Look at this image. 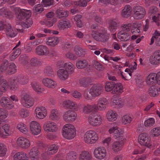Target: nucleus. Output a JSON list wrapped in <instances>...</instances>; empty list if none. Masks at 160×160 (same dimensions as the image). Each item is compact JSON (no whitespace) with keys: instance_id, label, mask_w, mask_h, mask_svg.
I'll return each instance as SVG.
<instances>
[{"instance_id":"f257e3e1","label":"nucleus","mask_w":160,"mask_h":160,"mask_svg":"<svg viewBox=\"0 0 160 160\" xmlns=\"http://www.w3.org/2000/svg\"><path fill=\"white\" fill-rule=\"evenodd\" d=\"M62 135L65 138L68 140L74 138L76 134V130L72 125L66 124L62 128Z\"/></svg>"},{"instance_id":"f03ea898","label":"nucleus","mask_w":160,"mask_h":160,"mask_svg":"<svg viewBox=\"0 0 160 160\" xmlns=\"http://www.w3.org/2000/svg\"><path fill=\"white\" fill-rule=\"evenodd\" d=\"M98 138L97 134L93 131H88L84 135V141L88 143H93L96 142Z\"/></svg>"},{"instance_id":"7ed1b4c3","label":"nucleus","mask_w":160,"mask_h":160,"mask_svg":"<svg viewBox=\"0 0 160 160\" xmlns=\"http://www.w3.org/2000/svg\"><path fill=\"white\" fill-rule=\"evenodd\" d=\"M134 17L137 19L143 18L146 13L145 8L139 6H135L133 8Z\"/></svg>"},{"instance_id":"20e7f679","label":"nucleus","mask_w":160,"mask_h":160,"mask_svg":"<svg viewBox=\"0 0 160 160\" xmlns=\"http://www.w3.org/2000/svg\"><path fill=\"white\" fill-rule=\"evenodd\" d=\"M101 117L94 113L90 114L88 117V122L90 125L93 126L99 125L101 123Z\"/></svg>"},{"instance_id":"39448f33","label":"nucleus","mask_w":160,"mask_h":160,"mask_svg":"<svg viewBox=\"0 0 160 160\" xmlns=\"http://www.w3.org/2000/svg\"><path fill=\"white\" fill-rule=\"evenodd\" d=\"M138 141L142 145L149 148L151 146L150 140L147 134L145 133L140 134L138 138Z\"/></svg>"},{"instance_id":"423d86ee","label":"nucleus","mask_w":160,"mask_h":160,"mask_svg":"<svg viewBox=\"0 0 160 160\" xmlns=\"http://www.w3.org/2000/svg\"><path fill=\"white\" fill-rule=\"evenodd\" d=\"M21 100L23 105L27 108H30L34 104L33 99L27 93H25L22 96Z\"/></svg>"},{"instance_id":"0eeeda50","label":"nucleus","mask_w":160,"mask_h":160,"mask_svg":"<svg viewBox=\"0 0 160 160\" xmlns=\"http://www.w3.org/2000/svg\"><path fill=\"white\" fill-rule=\"evenodd\" d=\"M0 105L2 107L6 109L12 108L14 105L9 98L6 97H2L0 100Z\"/></svg>"},{"instance_id":"6e6552de","label":"nucleus","mask_w":160,"mask_h":160,"mask_svg":"<svg viewBox=\"0 0 160 160\" xmlns=\"http://www.w3.org/2000/svg\"><path fill=\"white\" fill-rule=\"evenodd\" d=\"M31 15V13L30 11L25 9L19 8L16 12L17 18L19 20H22L26 18H29Z\"/></svg>"},{"instance_id":"1a4fd4ad","label":"nucleus","mask_w":160,"mask_h":160,"mask_svg":"<svg viewBox=\"0 0 160 160\" xmlns=\"http://www.w3.org/2000/svg\"><path fill=\"white\" fill-rule=\"evenodd\" d=\"M76 113L72 111L68 110L64 113L63 117L64 120L66 122H72L75 121L76 118Z\"/></svg>"},{"instance_id":"9d476101","label":"nucleus","mask_w":160,"mask_h":160,"mask_svg":"<svg viewBox=\"0 0 160 160\" xmlns=\"http://www.w3.org/2000/svg\"><path fill=\"white\" fill-rule=\"evenodd\" d=\"M94 155L96 158L100 160L103 159L106 156V150L102 147H99L95 149L94 152Z\"/></svg>"},{"instance_id":"9b49d317","label":"nucleus","mask_w":160,"mask_h":160,"mask_svg":"<svg viewBox=\"0 0 160 160\" xmlns=\"http://www.w3.org/2000/svg\"><path fill=\"white\" fill-rule=\"evenodd\" d=\"M103 91V87L99 85L94 84L90 89V91L94 97L99 96L102 93Z\"/></svg>"},{"instance_id":"f8f14e48","label":"nucleus","mask_w":160,"mask_h":160,"mask_svg":"<svg viewBox=\"0 0 160 160\" xmlns=\"http://www.w3.org/2000/svg\"><path fill=\"white\" fill-rule=\"evenodd\" d=\"M30 128L32 133L33 135H38L41 132L40 125L36 121H32L30 124Z\"/></svg>"},{"instance_id":"ddd939ff","label":"nucleus","mask_w":160,"mask_h":160,"mask_svg":"<svg viewBox=\"0 0 160 160\" xmlns=\"http://www.w3.org/2000/svg\"><path fill=\"white\" fill-rule=\"evenodd\" d=\"M149 61L152 65H157L160 63V50L155 51L150 58Z\"/></svg>"},{"instance_id":"4468645a","label":"nucleus","mask_w":160,"mask_h":160,"mask_svg":"<svg viewBox=\"0 0 160 160\" xmlns=\"http://www.w3.org/2000/svg\"><path fill=\"white\" fill-rule=\"evenodd\" d=\"M4 28L6 30L5 32L6 35L10 38L15 37L17 34L15 29L12 28L9 24H6Z\"/></svg>"},{"instance_id":"2eb2a0df","label":"nucleus","mask_w":160,"mask_h":160,"mask_svg":"<svg viewBox=\"0 0 160 160\" xmlns=\"http://www.w3.org/2000/svg\"><path fill=\"white\" fill-rule=\"evenodd\" d=\"M17 143L19 147L23 148H27L30 145L29 141L23 137L19 138L17 140Z\"/></svg>"},{"instance_id":"dca6fc26","label":"nucleus","mask_w":160,"mask_h":160,"mask_svg":"<svg viewBox=\"0 0 160 160\" xmlns=\"http://www.w3.org/2000/svg\"><path fill=\"white\" fill-rule=\"evenodd\" d=\"M43 128L47 132H55L57 130L56 124L52 122H48L44 124Z\"/></svg>"},{"instance_id":"f3484780","label":"nucleus","mask_w":160,"mask_h":160,"mask_svg":"<svg viewBox=\"0 0 160 160\" xmlns=\"http://www.w3.org/2000/svg\"><path fill=\"white\" fill-rule=\"evenodd\" d=\"M54 14L53 12H50L48 13L46 15L47 20L46 22V25L47 26L50 27L52 26L55 22V21L54 20L53 17Z\"/></svg>"},{"instance_id":"a211bd4d","label":"nucleus","mask_w":160,"mask_h":160,"mask_svg":"<svg viewBox=\"0 0 160 160\" xmlns=\"http://www.w3.org/2000/svg\"><path fill=\"white\" fill-rule=\"evenodd\" d=\"M156 77L155 74L154 73L149 74L146 79L147 84L151 87L155 85L157 83Z\"/></svg>"},{"instance_id":"6ab92c4d","label":"nucleus","mask_w":160,"mask_h":160,"mask_svg":"<svg viewBox=\"0 0 160 160\" xmlns=\"http://www.w3.org/2000/svg\"><path fill=\"white\" fill-rule=\"evenodd\" d=\"M36 53L39 56H46L48 52V48L45 46L40 45L36 48Z\"/></svg>"},{"instance_id":"aec40b11","label":"nucleus","mask_w":160,"mask_h":160,"mask_svg":"<svg viewBox=\"0 0 160 160\" xmlns=\"http://www.w3.org/2000/svg\"><path fill=\"white\" fill-rule=\"evenodd\" d=\"M60 41L59 38L56 37H51L47 38L46 42L47 45L54 47L59 43Z\"/></svg>"},{"instance_id":"412c9836","label":"nucleus","mask_w":160,"mask_h":160,"mask_svg":"<svg viewBox=\"0 0 160 160\" xmlns=\"http://www.w3.org/2000/svg\"><path fill=\"white\" fill-rule=\"evenodd\" d=\"M63 107L66 109H73L76 110L77 109V105L72 101L67 100L63 102Z\"/></svg>"},{"instance_id":"4be33fe9","label":"nucleus","mask_w":160,"mask_h":160,"mask_svg":"<svg viewBox=\"0 0 160 160\" xmlns=\"http://www.w3.org/2000/svg\"><path fill=\"white\" fill-rule=\"evenodd\" d=\"M39 151L37 148L33 147L32 148L29 152V155L31 160H38L39 159L38 157Z\"/></svg>"},{"instance_id":"5701e85b","label":"nucleus","mask_w":160,"mask_h":160,"mask_svg":"<svg viewBox=\"0 0 160 160\" xmlns=\"http://www.w3.org/2000/svg\"><path fill=\"white\" fill-rule=\"evenodd\" d=\"M14 160H28V158L27 154L23 152H18L13 156Z\"/></svg>"},{"instance_id":"b1692460","label":"nucleus","mask_w":160,"mask_h":160,"mask_svg":"<svg viewBox=\"0 0 160 160\" xmlns=\"http://www.w3.org/2000/svg\"><path fill=\"white\" fill-rule=\"evenodd\" d=\"M122 32L120 31L118 33V38L122 41L125 42L129 40L130 38V33L123 32Z\"/></svg>"},{"instance_id":"393cba45","label":"nucleus","mask_w":160,"mask_h":160,"mask_svg":"<svg viewBox=\"0 0 160 160\" xmlns=\"http://www.w3.org/2000/svg\"><path fill=\"white\" fill-rule=\"evenodd\" d=\"M42 81L45 86L49 88H54L57 85V83L55 81L48 78H43Z\"/></svg>"},{"instance_id":"a878e982","label":"nucleus","mask_w":160,"mask_h":160,"mask_svg":"<svg viewBox=\"0 0 160 160\" xmlns=\"http://www.w3.org/2000/svg\"><path fill=\"white\" fill-rule=\"evenodd\" d=\"M108 102L106 98H102L98 102L97 107V109L100 110H103L106 108Z\"/></svg>"},{"instance_id":"bb28decb","label":"nucleus","mask_w":160,"mask_h":160,"mask_svg":"<svg viewBox=\"0 0 160 160\" xmlns=\"http://www.w3.org/2000/svg\"><path fill=\"white\" fill-rule=\"evenodd\" d=\"M97 110V106L96 104H87L84 106L83 110L85 113H88L91 112H96Z\"/></svg>"},{"instance_id":"cd10ccee","label":"nucleus","mask_w":160,"mask_h":160,"mask_svg":"<svg viewBox=\"0 0 160 160\" xmlns=\"http://www.w3.org/2000/svg\"><path fill=\"white\" fill-rule=\"evenodd\" d=\"M131 31L133 34H136L140 32V29L142 28L141 24L139 22H135L132 25Z\"/></svg>"},{"instance_id":"c85d7f7f","label":"nucleus","mask_w":160,"mask_h":160,"mask_svg":"<svg viewBox=\"0 0 160 160\" xmlns=\"http://www.w3.org/2000/svg\"><path fill=\"white\" fill-rule=\"evenodd\" d=\"M58 27L60 29L63 30L65 28H70L71 25L68 21L61 20L59 21Z\"/></svg>"},{"instance_id":"c756f323","label":"nucleus","mask_w":160,"mask_h":160,"mask_svg":"<svg viewBox=\"0 0 160 160\" xmlns=\"http://www.w3.org/2000/svg\"><path fill=\"white\" fill-rule=\"evenodd\" d=\"M69 74L67 72V71L63 69H60L58 72V77L61 79L63 80H65L68 78Z\"/></svg>"},{"instance_id":"7c9ffc66","label":"nucleus","mask_w":160,"mask_h":160,"mask_svg":"<svg viewBox=\"0 0 160 160\" xmlns=\"http://www.w3.org/2000/svg\"><path fill=\"white\" fill-rule=\"evenodd\" d=\"M92 155L87 151L82 152L80 155L79 160H91Z\"/></svg>"},{"instance_id":"2f4dec72","label":"nucleus","mask_w":160,"mask_h":160,"mask_svg":"<svg viewBox=\"0 0 160 160\" xmlns=\"http://www.w3.org/2000/svg\"><path fill=\"white\" fill-rule=\"evenodd\" d=\"M91 82V80L89 77H84L79 80L80 86L85 88L87 87L90 85Z\"/></svg>"},{"instance_id":"473e14b6","label":"nucleus","mask_w":160,"mask_h":160,"mask_svg":"<svg viewBox=\"0 0 160 160\" xmlns=\"http://www.w3.org/2000/svg\"><path fill=\"white\" fill-rule=\"evenodd\" d=\"M109 24L108 28L109 30L111 32H113L117 29L119 23L117 22L114 20H111Z\"/></svg>"},{"instance_id":"72a5a7b5","label":"nucleus","mask_w":160,"mask_h":160,"mask_svg":"<svg viewBox=\"0 0 160 160\" xmlns=\"http://www.w3.org/2000/svg\"><path fill=\"white\" fill-rule=\"evenodd\" d=\"M122 87L121 85V83H117L115 85L114 89L112 90L111 93L112 94H120L123 92Z\"/></svg>"},{"instance_id":"f704fd0d","label":"nucleus","mask_w":160,"mask_h":160,"mask_svg":"<svg viewBox=\"0 0 160 160\" xmlns=\"http://www.w3.org/2000/svg\"><path fill=\"white\" fill-rule=\"evenodd\" d=\"M131 8L129 6H126L122 10V15L123 17L127 18L131 15Z\"/></svg>"},{"instance_id":"c9c22d12","label":"nucleus","mask_w":160,"mask_h":160,"mask_svg":"<svg viewBox=\"0 0 160 160\" xmlns=\"http://www.w3.org/2000/svg\"><path fill=\"white\" fill-rule=\"evenodd\" d=\"M117 114L112 111H108L107 114V118L108 120L111 122H113L117 119Z\"/></svg>"},{"instance_id":"e433bc0d","label":"nucleus","mask_w":160,"mask_h":160,"mask_svg":"<svg viewBox=\"0 0 160 160\" xmlns=\"http://www.w3.org/2000/svg\"><path fill=\"white\" fill-rule=\"evenodd\" d=\"M73 66V64L70 62L66 63L63 65L65 70L67 71V72L69 74H72L74 72Z\"/></svg>"},{"instance_id":"4c0bfd02","label":"nucleus","mask_w":160,"mask_h":160,"mask_svg":"<svg viewBox=\"0 0 160 160\" xmlns=\"http://www.w3.org/2000/svg\"><path fill=\"white\" fill-rule=\"evenodd\" d=\"M58 147L55 144L51 145L48 148L47 153L48 155H52L55 154L58 151Z\"/></svg>"},{"instance_id":"58836bf2","label":"nucleus","mask_w":160,"mask_h":160,"mask_svg":"<svg viewBox=\"0 0 160 160\" xmlns=\"http://www.w3.org/2000/svg\"><path fill=\"white\" fill-rule=\"evenodd\" d=\"M69 12L67 11H63L59 9H57L56 11L57 17L59 18L67 17Z\"/></svg>"},{"instance_id":"ea45409f","label":"nucleus","mask_w":160,"mask_h":160,"mask_svg":"<svg viewBox=\"0 0 160 160\" xmlns=\"http://www.w3.org/2000/svg\"><path fill=\"white\" fill-rule=\"evenodd\" d=\"M0 15H3L7 18H11L12 16L11 12L5 8L0 9Z\"/></svg>"},{"instance_id":"a19ab883","label":"nucleus","mask_w":160,"mask_h":160,"mask_svg":"<svg viewBox=\"0 0 160 160\" xmlns=\"http://www.w3.org/2000/svg\"><path fill=\"white\" fill-rule=\"evenodd\" d=\"M74 51L76 55L79 57H82L85 54L86 51L83 50L80 47L76 46L74 48Z\"/></svg>"},{"instance_id":"79ce46f5","label":"nucleus","mask_w":160,"mask_h":160,"mask_svg":"<svg viewBox=\"0 0 160 160\" xmlns=\"http://www.w3.org/2000/svg\"><path fill=\"white\" fill-rule=\"evenodd\" d=\"M123 144V141H118V142H115L113 143L112 146V149L115 151H117L118 150L119 151L121 149V148Z\"/></svg>"},{"instance_id":"37998d69","label":"nucleus","mask_w":160,"mask_h":160,"mask_svg":"<svg viewBox=\"0 0 160 160\" xmlns=\"http://www.w3.org/2000/svg\"><path fill=\"white\" fill-rule=\"evenodd\" d=\"M8 113L7 111L0 108V125L3 123L2 119L5 118L8 116Z\"/></svg>"},{"instance_id":"c03bdc74","label":"nucleus","mask_w":160,"mask_h":160,"mask_svg":"<svg viewBox=\"0 0 160 160\" xmlns=\"http://www.w3.org/2000/svg\"><path fill=\"white\" fill-rule=\"evenodd\" d=\"M88 62L86 60H79L76 63L77 68L79 69H83L88 66Z\"/></svg>"},{"instance_id":"a18cd8bd","label":"nucleus","mask_w":160,"mask_h":160,"mask_svg":"<svg viewBox=\"0 0 160 160\" xmlns=\"http://www.w3.org/2000/svg\"><path fill=\"white\" fill-rule=\"evenodd\" d=\"M17 83L18 82H17L15 78L10 80V83L9 85L10 90L13 91L16 90L18 87Z\"/></svg>"},{"instance_id":"49530a36","label":"nucleus","mask_w":160,"mask_h":160,"mask_svg":"<svg viewBox=\"0 0 160 160\" xmlns=\"http://www.w3.org/2000/svg\"><path fill=\"white\" fill-rule=\"evenodd\" d=\"M13 50V52L11 54L10 57L11 60H13L16 58L21 54V49L19 48L17 49L14 48Z\"/></svg>"},{"instance_id":"de8ad7c7","label":"nucleus","mask_w":160,"mask_h":160,"mask_svg":"<svg viewBox=\"0 0 160 160\" xmlns=\"http://www.w3.org/2000/svg\"><path fill=\"white\" fill-rule=\"evenodd\" d=\"M15 78L18 82L22 85L25 84L28 82L27 79L22 75L18 76Z\"/></svg>"},{"instance_id":"09e8293b","label":"nucleus","mask_w":160,"mask_h":160,"mask_svg":"<svg viewBox=\"0 0 160 160\" xmlns=\"http://www.w3.org/2000/svg\"><path fill=\"white\" fill-rule=\"evenodd\" d=\"M99 41L102 42H105L108 41L109 37V35L106 32L99 33Z\"/></svg>"},{"instance_id":"8fccbe9b","label":"nucleus","mask_w":160,"mask_h":160,"mask_svg":"<svg viewBox=\"0 0 160 160\" xmlns=\"http://www.w3.org/2000/svg\"><path fill=\"white\" fill-rule=\"evenodd\" d=\"M114 136L116 138H119V141H123L124 140V138H123V134L122 132L120 130H119L118 129L114 131Z\"/></svg>"},{"instance_id":"3c124183","label":"nucleus","mask_w":160,"mask_h":160,"mask_svg":"<svg viewBox=\"0 0 160 160\" xmlns=\"http://www.w3.org/2000/svg\"><path fill=\"white\" fill-rule=\"evenodd\" d=\"M92 63L93 66L98 71H102L105 68L102 64L95 60L93 61Z\"/></svg>"},{"instance_id":"603ef678","label":"nucleus","mask_w":160,"mask_h":160,"mask_svg":"<svg viewBox=\"0 0 160 160\" xmlns=\"http://www.w3.org/2000/svg\"><path fill=\"white\" fill-rule=\"evenodd\" d=\"M78 157L77 154L74 151L69 152L66 156L67 160H75Z\"/></svg>"},{"instance_id":"864d4df0","label":"nucleus","mask_w":160,"mask_h":160,"mask_svg":"<svg viewBox=\"0 0 160 160\" xmlns=\"http://www.w3.org/2000/svg\"><path fill=\"white\" fill-rule=\"evenodd\" d=\"M148 93L150 96L155 97L158 95V90L154 87H151L149 88Z\"/></svg>"},{"instance_id":"5fc2aeb1","label":"nucleus","mask_w":160,"mask_h":160,"mask_svg":"<svg viewBox=\"0 0 160 160\" xmlns=\"http://www.w3.org/2000/svg\"><path fill=\"white\" fill-rule=\"evenodd\" d=\"M45 74L48 76L52 77L54 76V72L51 67L50 66L46 67L44 70Z\"/></svg>"},{"instance_id":"6e6d98bb","label":"nucleus","mask_w":160,"mask_h":160,"mask_svg":"<svg viewBox=\"0 0 160 160\" xmlns=\"http://www.w3.org/2000/svg\"><path fill=\"white\" fill-rule=\"evenodd\" d=\"M116 84L113 82H107L106 83L105 90L107 92L111 91L114 88Z\"/></svg>"},{"instance_id":"4d7b16f0","label":"nucleus","mask_w":160,"mask_h":160,"mask_svg":"<svg viewBox=\"0 0 160 160\" xmlns=\"http://www.w3.org/2000/svg\"><path fill=\"white\" fill-rule=\"evenodd\" d=\"M16 66L13 63H11L9 65H8L7 72L8 74H12L14 73L16 70Z\"/></svg>"},{"instance_id":"13d9d810","label":"nucleus","mask_w":160,"mask_h":160,"mask_svg":"<svg viewBox=\"0 0 160 160\" xmlns=\"http://www.w3.org/2000/svg\"><path fill=\"white\" fill-rule=\"evenodd\" d=\"M17 128L21 132L24 134H26L28 132V129L26 128V125L23 123L18 124Z\"/></svg>"},{"instance_id":"bf43d9fd","label":"nucleus","mask_w":160,"mask_h":160,"mask_svg":"<svg viewBox=\"0 0 160 160\" xmlns=\"http://www.w3.org/2000/svg\"><path fill=\"white\" fill-rule=\"evenodd\" d=\"M90 0H80L78 2H75L74 3V5L76 6L86 7L87 4V2Z\"/></svg>"},{"instance_id":"052dcab7","label":"nucleus","mask_w":160,"mask_h":160,"mask_svg":"<svg viewBox=\"0 0 160 160\" xmlns=\"http://www.w3.org/2000/svg\"><path fill=\"white\" fill-rule=\"evenodd\" d=\"M8 62L7 60H4L0 66V73L3 72L5 70L7 71V68L8 67Z\"/></svg>"},{"instance_id":"680f3d73","label":"nucleus","mask_w":160,"mask_h":160,"mask_svg":"<svg viewBox=\"0 0 160 160\" xmlns=\"http://www.w3.org/2000/svg\"><path fill=\"white\" fill-rule=\"evenodd\" d=\"M132 26V24L130 23L124 24L122 28V30L120 31H122L123 32L130 33L129 32L131 30V28Z\"/></svg>"},{"instance_id":"e2e57ef3","label":"nucleus","mask_w":160,"mask_h":160,"mask_svg":"<svg viewBox=\"0 0 160 160\" xmlns=\"http://www.w3.org/2000/svg\"><path fill=\"white\" fill-rule=\"evenodd\" d=\"M99 2L107 5L110 4L115 5L118 3L117 0H99Z\"/></svg>"},{"instance_id":"0e129e2a","label":"nucleus","mask_w":160,"mask_h":160,"mask_svg":"<svg viewBox=\"0 0 160 160\" xmlns=\"http://www.w3.org/2000/svg\"><path fill=\"white\" fill-rule=\"evenodd\" d=\"M82 16L81 15H78L74 17V20L76 22L77 26L78 28L82 27V24L81 21Z\"/></svg>"},{"instance_id":"69168bd1","label":"nucleus","mask_w":160,"mask_h":160,"mask_svg":"<svg viewBox=\"0 0 160 160\" xmlns=\"http://www.w3.org/2000/svg\"><path fill=\"white\" fill-rule=\"evenodd\" d=\"M155 122L154 119L153 118H151L145 121L144 124L146 127H150L154 124Z\"/></svg>"},{"instance_id":"338daca9","label":"nucleus","mask_w":160,"mask_h":160,"mask_svg":"<svg viewBox=\"0 0 160 160\" xmlns=\"http://www.w3.org/2000/svg\"><path fill=\"white\" fill-rule=\"evenodd\" d=\"M19 61L23 65H26L28 63V59L26 55H22L19 58Z\"/></svg>"},{"instance_id":"774afa93","label":"nucleus","mask_w":160,"mask_h":160,"mask_svg":"<svg viewBox=\"0 0 160 160\" xmlns=\"http://www.w3.org/2000/svg\"><path fill=\"white\" fill-rule=\"evenodd\" d=\"M7 148L3 143H0V156H4L6 153Z\"/></svg>"}]
</instances>
